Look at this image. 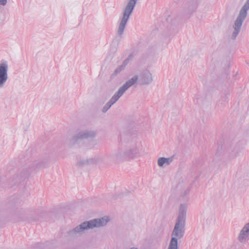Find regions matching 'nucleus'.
<instances>
[{"label": "nucleus", "instance_id": "13", "mask_svg": "<svg viewBox=\"0 0 249 249\" xmlns=\"http://www.w3.org/2000/svg\"><path fill=\"white\" fill-rule=\"evenodd\" d=\"M131 58V55L128 56V57L122 62L121 65L118 66L112 73L111 76L114 78L124 71L128 64Z\"/></svg>", "mask_w": 249, "mask_h": 249}, {"label": "nucleus", "instance_id": "19", "mask_svg": "<svg viewBox=\"0 0 249 249\" xmlns=\"http://www.w3.org/2000/svg\"><path fill=\"white\" fill-rule=\"evenodd\" d=\"M7 3V0H0V5L5 6Z\"/></svg>", "mask_w": 249, "mask_h": 249}, {"label": "nucleus", "instance_id": "14", "mask_svg": "<svg viewBox=\"0 0 249 249\" xmlns=\"http://www.w3.org/2000/svg\"><path fill=\"white\" fill-rule=\"evenodd\" d=\"M173 157L169 158L160 157L158 159L157 164L159 167H163L169 165L173 161Z\"/></svg>", "mask_w": 249, "mask_h": 249}, {"label": "nucleus", "instance_id": "1", "mask_svg": "<svg viewBox=\"0 0 249 249\" xmlns=\"http://www.w3.org/2000/svg\"><path fill=\"white\" fill-rule=\"evenodd\" d=\"M146 154L142 142L135 138L129 140L126 147L115 152L112 156L116 161H123L128 158L135 159Z\"/></svg>", "mask_w": 249, "mask_h": 249}, {"label": "nucleus", "instance_id": "11", "mask_svg": "<svg viewBox=\"0 0 249 249\" xmlns=\"http://www.w3.org/2000/svg\"><path fill=\"white\" fill-rule=\"evenodd\" d=\"M153 81L152 73L148 70L143 71L139 76V83L145 85L151 83Z\"/></svg>", "mask_w": 249, "mask_h": 249}, {"label": "nucleus", "instance_id": "3", "mask_svg": "<svg viewBox=\"0 0 249 249\" xmlns=\"http://www.w3.org/2000/svg\"><path fill=\"white\" fill-rule=\"evenodd\" d=\"M249 10V0H247L244 5L240 9L239 13L232 26V31L230 36V38L232 40H235L240 32L243 23L247 16Z\"/></svg>", "mask_w": 249, "mask_h": 249}, {"label": "nucleus", "instance_id": "4", "mask_svg": "<svg viewBox=\"0 0 249 249\" xmlns=\"http://www.w3.org/2000/svg\"><path fill=\"white\" fill-rule=\"evenodd\" d=\"M138 79V76L135 75L131 79L127 80L118 89V91L105 105L102 109V111L104 113L107 112V110L119 100V99L124 94L128 89L134 85L137 82Z\"/></svg>", "mask_w": 249, "mask_h": 249}, {"label": "nucleus", "instance_id": "16", "mask_svg": "<svg viewBox=\"0 0 249 249\" xmlns=\"http://www.w3.org/2000/svg\"><path fill=\"white\" fill-rule=\"evenodd\" d=\"M24 212L21 210H17L15 213V216L19 219L23 218Z\"/></svg>", "mask_w": 249, "mask_h": 249}, {"label": "nucleus", "instance_id": "6", "mask_svg": "<svg viewBox=\"0 0 249 249\" xmlns=\"http://www.w3.org/2000/svg\"><path fill=\"white\" fill-rule=\"evenodd\" d=\"M185 223L176 221L172 232L171 239L169 244L178 246V239L183 237L185 232Z\"/></svg>", "mask_w": 249, "mask_h": 249}, {"label": "nucleus", "instance_id": "15", "mask_svg": "<svg viewBox=\"0 0 249 249\" xmlns=\"http://www.w3.org/2000/svg\"><path fill=\"white\" fill-rule=\"evenodd\" d=\"M240 151L236 149H234L230 154V157L234 159L239 155Z\"/></svg>", "mask_w": 249, "mask_h": 249}, {"label": "nucleus", "instance_id": "9", "mask_svg": "<svg viewBox=\"0 0 249 249\" xmlns=\"http://www.w3.org/2000/svg\"><path fill=\"white\" fill-rule=\"evenodd\" d=\"M104 158L101 155L96 156L88 159H81L78 161L77 165L79 166H85L89 164H97L103 162Z\"/></svg>", "mask_w": 249, "mask_h": 249}, {"label": "nucleus", "instance_id": "20", "mask_svg": "<svg viewBox=\"0 0 249 249\" xmlns=\"http://www.w3.org/2000/svg\"><path fill=\"white\" fill-rule=\"evenodd\" d=\"M196 3H195L193 6V9H196Z\"/></svg>", "mask_w": 249, "mask_h": 249}, {"label": "nucleus", "instance_id": "8", "mask_svg": "<svg viewBox=\"0 0 249 249\" xmlns=\"http://www.w3.org/2000/svg\"><path fill=\"white\" fill-rule=\"evenodd\" d=\"M8 62L2 60L0 62V88L4 87L8 79Z\"/></svg>", "mask_w": 249, "mask_h": 249}, {"label": "nucleus", "instance_id": "5", "mask_svg": "<svg viewBox=\"0 0 249 249\" xmlns=\"http://www.w3.org/2000/svg\"><path fill=\"white\" fill-rule=\"evenodd\" d=\"M138 0H129L123 12V16L120 18L117 30L118 35L122 37L124 34L130 16Z\"/></svg>", "mask_w": 249, "mask_h": 249}, {"label": "nucleus", "instance_id": "10", "mask_svg": "<svg viewBox=\"0 0 249 249\" xmlns=\"http://www.w3.org/2000/svg\"><path fill=\"white\" fill-rule=\"evenodd\" d=\"M237 239L241 243H245L249 240V222L246 224L240 231Z\"/></svg>", "mask_w": 249, "mask_h": 249}, {"label": "nucleus", "instance_id": "12", "mask_svg": "<svg viewBox=\"0 0 249 249\" xmlns=\"http://www.w3.org/2000/svg\"><path fill=\"white\" fill-rule=\"evenodd\" d=\"M187 208L188 204L187 203H181L180 205L176 221L185 223Z\"/></svg>", "mask_w": 249, "mask_h": 249}, {"label": "nucleus", "instance_id": "17", "mask_svg": "<svg viewBox=\"0 0 249 249\" xmlns=\"http://www.w3.org/2000/svg\"><path fill=\"white\" fill-rule=\"evenodd\" d=\"M189 190L188 189H187L185 190L182 193V196H187L189 193Z\"/></svg>", "mask_w": 249, "mask_h": 249}, {"label": "nucleus", "instance_id": "7", "mask_svg": "<svg viewBox=\"0 0 249 249\" xmlns=\"http://www.w3.org/2000/svg\"><path fill=\"white\" fill-rule=\"evenodd\" d=\"M96 132L92 129H85L78 132L71 139L73 143H77L79 140L83 139H94L96 135Z\"/></svg>", "mask_w": 249, "mask_h": 249}, {"label": "nucleus", "instance_id": "2", "mask_svg": "<svg viewBox=\"0 0 249 249\" xmlns=\"http://www.w3.org/2000/svg\"><path fill=\"white\" fill-rule=\"evenodd\" d=\"M109 220L110 219L108 216H104L100 218L84 222L73 229L69 230L68 231V234L71 237H78L83 234L86 230L106 226Z\"/></svg>", "mask_w": 249, "mask_h": 249}, {"label": "nucleus", "instance_id": "18", "mask_svg": "<svg viewBox=\"0 0 249 249\" xmlns=\"http://www.w3.org/2000/svg\"><path fill=\"white\" fill-rule=\"evenodd\" d=\"M178 246L169 244L168 249H178Z\"/></svg>", "mask_w": 249, "mask_h": 249}, {"label": "nucleus", "instance_id": "21", "mask_svg": "<svg viewBox=\"0 0 249 249\" xmlns=\"http://www.w3.org/2000/svg\"><path fill=\"white\" fill-rule=\"evenodd\" d=\"M129 249H138L137 248H135V247H132V248H130Z\"/></svg>", "mask_w": 249, "mask_h": 249}]
</instances>
